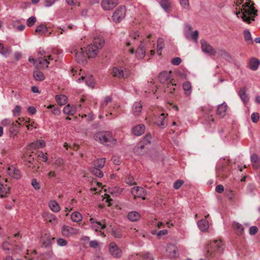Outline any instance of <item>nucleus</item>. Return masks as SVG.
Listing matches in <instances>:
<instances>
[{
  "instance_id": "e2e57ef3",
  "label": "nucleus",
  "mask_w": 260,
  "mask_h": 260,
  "mask_svg": "<svg viewBox=\"0 0 260 260\" xmlns=\"http://www.w3.org/2000/svg\"><path fill=\"white\" fill-rule=\"evenodd\" d=\"M244 38L247 42L250 43L252 42V38L251 34L248 30H245L244 32Z\"/></svg>"
},
{
  "instance_id": "69168bd1",
  "label": "nucleus",
  "mask_w": 260,
  "mask_h": 260,
  "mask_svg": "<svg viewBox=\"0 0 260 260\" xmlns=\"http://www.w3.org/2000/svg\"><path fill=\"white\" fill-rule=\"evenodd\" d=\"M181 5L185 9L189 10L190 8L188 0H180Z\"/></svg>"
},
{
  "instance_id": "c756f323",
  "label": "nucleus",
  "mask_w": 260,
  "mask_h": 260,
  "mask_svg": "<svg viewBox=\"0 0 260 260\" xmlns=\"http://www.w3.org/2000/svg\"><path fill=\"white\" fill-rule=\"evenodd\" d=\"M209 216V215L207 214V215H205V217L207 218ZM198 225L200 229L203 232L207 231L209 228V223L206 219L200 220L198 223Z\"/></svg>"
},
{
  "instance_id": "c03bdc74",
  "label": "nucleus",
  "mask_w": 260,
  "mask_h": 260,
  "mask_svg": "<svg viewBox=\"0 0 260 260\" xmlns=\"http://www.w3.org/2000/svg\"><path fill=\"white\" fill-rule=\"evenodd\" d=\"M55 99L57 103L60 105L66 104L68 99L66 95L62 94L56 95Z\"/></svg>"
},
{
  "instance_id": "338daca9",
  "label": "nucleus",
  "mask_w": 260,
  "mask_h": 260,
  "mask_svg": "<svg viewBox=\"0 0 260 260\" xmlns=\"http://www.w3.org/2000/svg\"><path fill=\"white\" fill-rule=\"evenodd\" d=\"M251 120L253 122L256 123L258 122V121L259 119V114L257 112L253 113L251 114Z\"/></svg>"
},
{
  "instance_id": "412c9836",
  "label": "nucleus",
  "mask_w": 260,
  "mask_h": 260,
  "mask_svg": "<svg viewBox=\"0 0 260 260\" xmlns=\"http://www.w3.org/2000/svg\"><path fill=\"white\" fill-rule=\"evenodd\" d=\"M131 192L135 198H142L143 200L145 199V198L144 197L145 196V190L143 187H134L132 188Z\"/></svg>"
},
{
  "instance_id": "cd10ccee",
  "label": "nucleus",
  "mask_w": 260,
  "mask_h": 260,
  "mask_svg": "<svg viewBox=\"0 0 260 260\" xmlns=\"http://www.w3.org/2000/svg\"><path fill=\"white\" fill-rule=\"evenodd\" d=\"M167 252H168V256L171 258H174L176 257L177 248L173 244H169L167 247Z\"/></svg>"
},
{
  "instance_id": "b1692460",
  "label": "nucleus",
  "mask_w": 260,
  "mask_h": 260,
  "mask_svg": "<svg viewBox=\"0 0 260 260\" xmlns=\"http://www.w3.org/2000/svg\"><path fill=\"white\" fill-rule=\"evenodd\" d=\"M2 248L4 250H11L16 253L21 249L20 247L16 245H13L10 244L8 241L3 242L2 244Z\"/></svg>"
},
{
  "instance_id": "9b49d317",
  "label": "nucleus",
  "mask_w": 260,
  "mask_h": 260,
  "mask_svg": "<svg viewBox=\"0 0 260 260\" xmlns=\"http://www.w3.org/2000/svg\"><path fill=\"white\" fill-rule=\"evenodd\" d=\"M125 7L120 6L114 11L112 16V19L114 22L119 23L125 17Z\"/></svg>"
},
{
  "instance_id": "37998d69",
  "label": "nucleus",
  "mask_w": 260,
  "mask_h": 260,
  "mask_svg": "<svg viewBox=\"0 0 260 260\" xmlns=\"http://www.w3.org/2000/svg\"><path fill=\"white\" fill-rule=\"evenodd\" d=\"M11 53V49L9 47L4 46L2 43H0V53L5 57H7Z\"/></svg>"
},
{
  "instance_id": "6e6d98bb",
  "label": "nucleus",
  "mask_w": 260,
  "mask_h": 260,
  "mask_svg": "<svg viewBox=\"0 0 260 260\" xmlns=\"http://www.w3.org/2000/svg\"><path fill=\"white\" fill-rule=\"evenodd\" d=\"M198 31L197 30H195L190 34H186V37L187 39H191L194 40L196 42H197L198 38Z\"/></svg>"
},
{
  "instance_id": "13d9d810",
  "label": "nucleus",
  "mask_w": 260,
  "mask_h": 260,
  "mask_svg": "<svg viewBox=\"0 0 260 260\" xmlns=\"http://www.w3.org/2000/svg\"><path fill=\"white\" fill-rule=\"evenodd\" d=\"M38 157L40 160L44 162H46L48 159L47 154L46 153H43V152H38Z\"/></svg>"
},
{
  "instance_id": "c85d7f7f",
  "label": "nucleus",
  "mask_w": 260,
  "mask_h": 260,
  "mask_svg": "<svg viewBox=\"0 0 260 260\" xmlns=\"http://www.w3.org/2000/svg\"><path fill=\"white\" fill-rule=\"evenodd\" d=\"M83 80H85L86 84L91 88H93L94 86V81L92 76L84 77L81 76L80 78L78 79L77 81L79 83H81Z\"/></svg>"
},
{
  "instance_id": "72a5a7b5",
  "label": "nucleus",
  "mask_w": 260,
  "mask_h": 260,
  "mask_svg": "<svg viewBox=\"0 0 260 260\" xmlns=\"http://www.w3.org/2000/svg\"><path fill=\"white\" fill-rule=\"evenodd\" d=\"M49 207L51 210L54 212H58L60 210L59 204L55 201H50L49 202Z\"/></svg>"
},
{
  "instance_id": "79ce46f5",
  "label": "nucleus",
  "mask_w": 260,
  "mask_h": 260,
  "mask_svg": "<svg viewBox=\"0 0 260 260\" xmlns=\"http://www.w3.org/2000/svg\"><path fill=\"white\" fill-rule=\"evenodd\" d=\"M183 88L185 91V94L187 96H189L190 95L191 93V85L190 82L188 81L185 82L183 84Z\"/></svg>"
},
{
  "instance_id": "0eeeda50",
  "label": "nucleus",
  "mask_w": 260,
  "mask_h": 260,
  "mask_svg": "<svg viewBox=\"0 0 260 260\" xmlns=\"http://www.w3.org/2000/svg\"><path fill=\"white\" fill-rule=\"evenodd\" d=\"M69 51L77 62L81 63L86 61L87 57L84 48H83L79 45H74L69 48Z\"/></svg>"
},
{
  "instance_id": "473e14b6",
  "label": "nucleus",
  "mask_w": 260,
  "mask_h": 260,
  "mask_svg": "<svg viewBox=\"0 0 260 260\" xmlns=\"http://www.w3.org/2000/svg\"><path fill=\"white\" fill-rule=\"evenodd\" d=\"M227 109L228 106L225 103L219 105L217 107V114L221 117H223L226 114Z\"/></svg>"
},
{
  "instance_id": "f704fd0d",
  "label": "nucleus",
  "mask_w": 260,
  "mask_h": 260,
  "mask_svg": "<svg viewBox=\"0 0 260 260\" xmlns=\"http://www.w3.org/2000/svg\"><path fill=\"white\" fill-rule=\"evenodd\" d=\"M127 218L132 221H136L140 219V214L138 212L132 211L128 213Z\"/></svg>"
},
{
  "instance_id": "8fccbe9b",
  "label": "nucleus",
  "mask_w": 260,
  "mask_h": 260,
  "mask_svg": "<svg viewBox=\"0 0 260 260\" xmlns=\"http://www.w3.org/2000/svg\"><path fill=\"white\" fill-rule=\"evenodd\" d=\"M105 164V158H100L96 159L94 162V166L95 168H98L99 169L102 168Z\"/></svg>"
},
{
  "instance_id": "de8ad7c7",
  "label": "nucleus",
  "mask_w": 260,
  "mask_h": 260,
  "mask_svg": "<svg viewBox=\"0 0 260 260\" xmlns=\"http://www.w3.org/2000/svg\"><path fill=\"white\" fill-rule=\"evenodd\" d=\"M34 77L36 80L38 81H42L45 79V76L43 73L38 70L34 71Z\"/></svg>"
},
{
  "instance_id": "7c9ffc66",
  "label": "nucleus",
  "mask_w": 260,
  "mask_h": 260,
  "mask_svg": "<svg viewBox=\"0 0 260 260\" xmlns=\"http://www.w3.org/2000/svg\"><path fill=\"white\" fill-rule=\"evenodd\" d=\"M105 44V41L104 39L101 37H97L94 38L93 40L92 44L95 47L99 50L101 49Z\"/></svg>"
},
{
  "instance_id": "ddd939ff",
  "label": "nucleus",
  "mask_w": 260,
  "mask_h": 260,
  "mask_svg": "<svg viewBox=\"0 0 260 260\" xmlns=\"http://www.w3.org/2000/svg\"><path fill=\"white\" fill-rule=\"evenodd\" d=\"M171 71L164 72L159 74L158 79L159 82L164 84H169L173 86L175 84V80L171 78Z\"/></svg>"
},
{
  "instance_id": "4d7b16f0",
  "label": "nucleus",
  "mask_w": 260,
  "mask_h": 260,
  "mask_svg": "<svg viewBox=\"0 0 260 260\" xmlns=\"http://www.w3.org/2000/svg\"><path fill=\"white\" fill-rule=\"evenodd\" d=\"M125 182L129 185H133L137 184L134 180V177L131 175H128L126 176Z\"/></svg>"
},
{
  "instance_id": "4468645a",
  "label": "nucleus",
  "mask_w": 260,
  "mask_h": 260,
  "mask_svg": "<svg viewBox=\"0 0 260 260\" xmlns=\"http://www.w3.org/2000/svg\"><path fill=\"white\" fill-rule=\"evenodd\" d=\"M151 140V136L150 134H147L144 138L143 140V144H140L136 146L134 149V152L137 154H142L144 152L145 145L150 144Z\"/></svg>"
},
{
  "instance_id": "f03ea898",
  "label": "nucleus",
  "mask_w": 260,
  "mask_h": 260,
  "mask_svg": "<svg viewBox=\"0 0 260 260\" xmlns=\"http://www.w3.org/2000/svg\"><path fill=\"white\" fill-rule=\"evenodd\" d=\"M254 4L250 1L246 0L243 4L242 8L236 12L238 17H241L243 21L250 23L254 20V17L257 15V10L253 6Z\"/></svg>"
},
{
  "instance_id": "e433bc0d",
  "label": "nucleus",
  "mask_w": 260,
  "mask_h": 260,
  "mask_svg": "<svg viewBox=\"0 0 260 260\" xmlns=\"http://www.w3.org/2000/svg\"><path fill=\"white\" fill-rule=\"evenodd\" d=\"M123 110L120 107V106L118 105H115L113 108V110L109 113V115H113V117H117L118 115L122 113Z\"/></svg>"
},
{
  "instance_id": "f8f14e48",
  "label": "nucleus",
  "mask_w": 260,
  "mask_h": 260,
  "mask_svg": "<svg viewBox=\"0 0 260 260\" xmlns=\"http://www.w3.org/2000/svg\"><path fill=\"white\" fill-rule=\"evenodd\" d=\"M61 232L63 236L69 238L79 234L80 230L69 225H63L61 228Z\"/></svg>"
},
{
  "instance_id": "1a4fd4ad",
  "label": "nucleus",
  "mask_w": 260,
  "mask_h": 260,
  "mask_svg": "<svg viewBox=\"0 0 260 260\" xmlns=\"http://www.w3.org/2000/svg\"><path fill=\"white\" fill-rule=\"evenodd\" d=\"M6 171L10 177L14 179L19 180L22 177L21 172L16 164H8L6 168Z\"/></svg>"
},
{
  "instance_id": "20e7f679",
  "label": "nucleus",
  "mask_w": 260,
  "mask_h": 260,
  "mask_svg": "<svg viewBox=\"0 0 260 260\" xmlns=\"http://www.w3.org/2000/svg\"><path fill=\"white\" fill-rule=\"evenodd\" d=\"M153 117L151 119L149 117L146 118V120L150 124L151 123H153L156 125L161 127L165 128L168 124V114L165 112V111L161 109L158 108V110L153 112Z\"/></svg>"
},
{
  "instance_id": "0e129e2a",
  "label": "nucleus",
  "mask_w": 260,
  "mask_h": 260,
  "mask_svg": "<svg viewBox=\"0 0 260 260\" xmlns=\"http://www.w3.org/2000/svg\"><path fill=\"white\" fill-rule=\"evenodd\" d=\"M47 109H52V113L55 115H59L60 114V110L58 108L55 107L53 105H50L47 107Z\"/></svg>"
},
{
  "instance_id": "2eb2a0df",
  "label": "nucleus",
  "mask_w": 260,
  "mask_h": 260,
  "mask_svg": "<svg viewBox=\"0 0 260 260\" xmlns=\"http://www.w3.org/2000/svg\"><path fill=\"white\" fill-rule=\"evenodd\" d=\"M53 59L54 58L51 55H45L43 57H40L36 61V66L38 68H47L50 63V61Z\"/></svg>"
},
{
  "instance_id": "a18cd8bd",
  "label": "nucleus",
  "mask_w": 260,
  "mask_h": 260,
  "mask_svg": "<svg viewBox=\"0 0 260 260\" xmlns=\"http://www.w3.org/2000/svg\"><path fill=\"white\" fill-rule=\"evenodd\" d=\"M160 5L166 11L169 12L170 11L171 3L170 0H161Z\"/></svg>"
},
{
  "instance_id": "a19ab883",
  "label": "nucleus",
  "mask_w": 260,
  "mask_h": 260,
  "mask_svg": "<svg viewBox=\"0 0 260 260\" xmlns=\"http://www.w3.org/2000/svg\"><path fill=\"white\" fill-rule=\"evenodd\" d=\"M48 31L47 27L45 25H40L37 26L36 28L35 32L36 34L39 35H42L43 34H45L46 32H47Z\"/></svg>"
},
{
  "instance_id": "5fc2aeb1",
  "label": "nucleus",
  "mask_w": 260,
  "mask_h": 260,
  "mask_svg": "<svg viewBox=\"0 0 260 260\" xmlns=\"http://www.w3.org/2000/svg\"><path fill=\"white\" fill-rule=\"evenodd\" d=\"M176 86H177V84L176 83L175 81V84L173 86H171L170 85H169V84H166L165 91L166 92L173 93H174V91L175 90V87Z\"/></svg>"
},
{
  "instance_id": "bb28decb",
  "label": "nucleus",
  "mask_w": 260,
  "mask_h": 260,
  "mask_svg": "<svg viewBox=\"0 0 260 260\" xmlns=\"http://www.w3.org/2000/svg\"><path fill=\"white\" fill-rule=\"evenodd\" d=\"M104 188V187L102 186V183L98 182L95 180H93L92 181L91 183V191L94 192V194L98 193L101 191V190Z\"/></svg>"
},
{
  "instance_id": "5701e85b",
  "label": "nucleus",
  "mask_w": 260,
  "mask_h": 260,
  "mask_svg": "<svg viewBox=\"0 0 260 260\" xmlns=\"http://www.w3.org/2000/svg\"><path fill=\"white\" fill-rule=\"evenodd\" d=\"M201 43L203 51L212 55H214L215 54V50L210 45L208 44L206 41L205 40H201Z\"/></svg>"
},
{
  "instance_id": "393cba45",
  "label": "nucleus",
  "mask_w": 260,
  "mask_h": 260,
  "mask_svg": "<svg viewBox=\"0 0 260 260\" xmlns=\"http://www.w3.org/2000/svg\"><path fill=\"white\" fill-rule=\"evenodd\" d=\"M89 222L92 229H94L95 231H98L99 230L104 229L106 227V224L105 223H101L98 221L93 218H90Z\"/></svg>"
},
{
  "instance_id": "bf43d9fd",
  "label": "nucleus",
  "mask_w": 260,
  "mask_h": 260,
  "mask_svg": "<svg viewBox=\"0 0 260 260\" xmlns=\"http://www.w3.org/2000/svg\"><path fill=\"white\" fill-rule=\"evenodd\" d=\"M91 173L98 177H102L103 176L102 172L100 170L99 168H94L92 169Z\"/></svg>"
},
{
  "instance_id": "a878e982",
  "label": "nucleus",
  "mask_w": 260,
  "mask_h": 260,
  "mask_svg": "<svg viewBox=\"0 0 260 260\" xmlns=\"http://www.w3.org/2000/svg\"><path fill=\"white\" fill-rule=\"evenodd\" d=\"M18 128L19 123L18 121H16L15 122H13L9 129L10 137L14 138L15 136H16L19 132Z\"/></svg>"
},
{
  "instance_id": "423d86ee",
  "label": "nucleus",
  "mask_w": 260,
  "mask_h": 260,
  "mask_svg": "<svg viewBox=\"0 0 260 260\" xmlns=\"http://www.w3.org/2000/svg\"><path fill=\"white\" fill-rule=\"evenodd\" d=\"M93 138L96 141L107 145L114 144L116 142L110 132H99L94 135Z\"/></svg>"
},
{
  "instance_id": "052dcab7",
  "label": "nucleus",
  "mask_w": 260,
  "mask_h": 260,
  "mask_svg": "<svg viewBox=\"0 0 260 260\" xmlns=\"http://www.w3.org/2000/svg\"><path fill=\"white\" fill-rule=\"evenodd\" d=\"M31 184L33 188L36 190H39L41 188L40 183L36 179H32L31 180Z\"/></svg>"
},
{
  "instance_id": "aec40b11",
  "label": "nucleus",
  "mask_w": 260,
  "mask_h": 260,
  "mask_svg": "<svg viewBox=\"0 0 260 260\" xmlns=\"http://www.w3.org/2000/svg\"><path fill=\"white\" fill-rule=\"evenodd\" d=\"M4 182L6 183L7 179H4L0 176V197L2 198L5 197L10 190L9 187L5 184Z\"/></svg>"
},
{
  "instance_id": "603ef678",
  "label": "nucleus",
  "mask_w": 260,
  "mask_h": 260,
  "mask_svg": "<svg viewBox=\"0 0 260 260\" xmlns=\"http://www.w3.org/2000/svg\"><path fill=\"white\" fill-rule=\"evenodd\" d=\"M37 254L36 251L35 250H27L26 252V255H25L24 257L27 260H32L34 256Z\"/></svg>"
},
{
  "instance_id": "ea45409f",
  "label": "nucleus",
  "mask_w": 260,
  "mask_h": 260,
  "mask_svg": "<svg viewBox=\"0 0 260 260\" xmlns=\"http://www.w3.org/2000/svg\"><path fill=\"white\" fill-rule=\"evenodd\" d=\"M245 88H243L239 90V95L240 96L242 101L245 103H247L249 101V98L246 93Z\"/></svg>"
},
{
  "instance_id": "3c124183",
  "label": "nucleus",
  "mask_w": 260,
  "mask_h": 260,
  "mask_svg": "<svg viewBox=\"0 0 260 260\" xmlns=\"http://www.w3.org/2000/svg\"><path fill=\"white\" fill-rule=\"evenodd\" d=\"M164 47V41L162 39L159 38L157 40V53L160 55L161 54V50Z\"/></svg>"
},
{
  "instance_id": "9d476101",
  "label": "nucleus",
  "mask_w": 260,
  "mask_h": 260,
  "mask_svg": "<svg viewBox=\"0 0 260 260\" xmlns=\"http://www.w3.org/2000/svg\"><path fill=\"white\" fill-rule=\"evenodd\" d=\"M112 76L118 78H126L128 77L131 72L129 70L122 67H114L111 72Z\"/></svg>"
},
{
  "instance_id": "2f4dec72",
  "label": "nucleus",
  "mask_w": 260,
  "mask_h": 260,
  "mask_svg": "<svg viewBox=\"0 0 260 260\" xmlns=\"http://www.w3.org/2000/svg\"><path fill=\"white\" fill-rule=\"evenodd\" d=\"M145 130V127L144 124H141L135 126L133 129V134L137 136L142 135Z\"/></svg>"
},
{
  "instance_id": "6ab92c4d",
  "label": "nucleus",
  "mask_w": 260,
  "mask_h": 260,
  "mask_svg": "<svg viewBox=\"0 0 260 260\" xmlns=\"http://www.w3.org/2000/svg\"><path fill=\"white\" fill-rule=\"evenodd\" d=\"M84 49L87 54V58L95 57L99 51V50L92 44L88 45L86 48H84Z\"/></svg>"
},
{
  "instance_id": "49530a36",
  "label": "nucleus",
  "mask_w": 260,
  "mask_h": 260,
  "mask_svg": "<svg viewBox=\"0 0 260 260\" xmlns=\"http://www.w3.org/2000/svg\"><path fill=\"white\" fill-rule=\"evenodd\" d=\"M232 226L237 234L241 235L242 234L244 230V228L242 225L237 222H234Z\"/></svg>"
},
{
  "instance_id": "a211bd4d",
  "label": "nucleus",
  "mask_w": 260,
  "mask_h": 260,
  "mask_svg": "<svg viewBox=\"0 0 260 260\" xmlns=\"http://www.w3.org/2000/svg\"><path fill=\"white\" fill-rule=\"evenodd\" d=\"M118 4V0H103L101 6L105 10H110L115 8Z\"/></svg>"
},
{
  "instance_id": "58836bf2",
  "label": "nucleus",
  "mask_w": 260,
  "mask_h": 260,
  "mask_svg": "<svg viewBox=\"0 0 260 260\" xmlns=\"http://www.w3.org/2000/svg\"><path fill=\"white\" fill-rule=\"evenodd\" d=\"M259 64V61L256 58L251 59L249 62V68L253 71L257 69Z\"/></svg>"
},
{
  "instance_id": "dca6fc26",
  "label": "nucleus",
  "mask_w": 260,
  "mask_h": 260,
  "mask_svg": "<svg viewBox=\"0 0 260 260\" xmlns=\"http://www.w3.org/2000/svg\"><path fill=\"white\" fill-rule=\"evenodd\" d=\"M42 217L44 221L55 225L58 223V219L56 216L49 212H45L42 214Z\"/></svg>"
},
{
  "instance_id": "680f3d73",
  "label": "nucleus",
  "mask_w": 260,
  "mask_h": 260,
  "mask_svg": "<svg viewBox=\"0 0 260 260\" xmlns=\"http://www.w3.org/2000/svg\"><path fill=\"white\" fill-rule=\"evenodd\" d=\"M129 36L131 39L134 41L140 36V33L138 31H131L129 32Z\"/></svg>"
},
{
  "instance_id": "09e8293b",
  "label": "nucleus",
  "mask_w": 260,
  "mask_h": 260,
  "mask_svg": "<svg viewBox=\"0 0 260 260\" xmlns=\"http://www.w3.org/2000/svg\"><path fill=\"white\" fill-rule=\"evenodd\" d=\"M55 239V238H51L49 235L46 234L44 237L42 238L43 244L45 246L49 245L51 241Z\"/></svg>"
},
{
  "instance_id": "7ed1b4c3",
  "label": "nucleus",
  "mask_w": 260,
  "mask_h": 260,
  "mask_svg": "<svg viewBox=\"0 0 260 260\" xmlns=\"http://www.w3.org/2000/svg\"><path fill=\"white\" fill-rule=\"evenodd\" d=\"M80 103L78 107L71 106L70 105H67L63 108L64 113L73 115L77 110L83 108L85 109L84 112H87L88 109H89V106H91L92 103L94 104V102L92 101L90 97L83 95L80 100Z\"/></svg>"
},
{
  "instance_id": "864d4df0",
  "label": "nucleus",
  "mask_w": 260,
  "mask_h": 260,
  "mask_svg": "<svg viewBox=\"0 0 260 260\" xmlns=\"http://www.w3.org/2000/svg\"><path fill=\"white\" fill-rule=\"evenodd\" d=\"M30 119L28 117H20L18 119L17 121L19 123V125H23L26 126L28 123L30 122Z\"/></svg>"
},
{
  "instance_id": "4be33fe9",
  "label": "nucleus",
  "mask_w": 260,
  "mask_h": 260,
  "mask_svg": "<svg viewBox=\"0 0 260 260\" xmlns=\"http://www.w3.org/2000/svg\"><path fill=\"white\" fill-rule=\"evenodd\" d=\"M45 145L46 143L43 140H39L29 144L27 146V149L32 151L33 150L43 148Z\"/></svg>"
},
{
  "instance_id": "774afa93",
  "label": "nucleus",
  "mask_w": 260,
  "mask_h": 260,
  "mask_svg": "<svg viewBox=\"0 0 260 260\" xmlns=\"http://www.w3.org/2000/svg\"><path fill=\"white\" fill-rule=\"evenodd\" d=\"M36 22V18L35 17H31L29 18L27 20V25L30 27L35 24Z\"/></svg>"
},
{
  "instance_id": "39448f33",
  "label": "nucleus",
  "mask_w": 260,
  "mask_h": 260,
  "mask_svg": "<svg viewBox=\"0 0 260 260\" xmlns=\"http://www.w3.org/2000/svg\"><path fill=\"white\" fill-rule=\"evenodd\" d=\"M223 250L224 246L222 241L214 240L208 246L206 256L215 257L220 254Z\"/></svg>"
},
{
  "instance_id": "6e6552de",
  "label": "nucleus",
  "mask_w": 260,
  "mask_h": 260,
  "mask_svg": "<svg viewBox=\"0 0 260 260\" xmlns=\"http://www.w3.org/2000/svg\"><path fill=\"white\" fill-rule=\"evenodd\" d=\"M36 154L31 151V154L26 153L23 157L25 160V165L31 169L33 172H37L39 168V164L38 160L35 159Z\"/></svg>"
},
{
  "instance_id": "f3484780",
  "label": "nucleus",
  "mask_w": 260,
  "mask_h": 260,
  "mask_svg": "<svg viewBox=\"0 0 260 260\" xmlns=\"http://www.w3.org/2000/svg\"><path fill=\"white\" fill-rule=\"evenodd\" d=\"M109 250L110 253L114 257L119 258L122 255L121 250L114 242H111L109 246Z\"/></svg>"
},
{
  "instance_id": "4c0bfd02",
  "label": "nucleus",
  "mask_w": 260,
  "mask_h": 260,
  "mask_svg": "<svg viewBox=\"0 0 260 260\" xmlns=\"http://www.w3.org/2000/svg\"><path fill=\"white\" fill-rule=\"evenodd\" d=\"M71 220L75 222H79L82 219V216L80 213L77 211L74 212L71 216Z\"/></svg>"
},
{
  "instance_id": "f257e3e1",
  "label": "nucleus",
  "mask_w": 260,
  "mask_h": 260,
  "mask_svg": "<svg viewBox=\"0 0 260 260\" xmlns=\"http://www.w3.org/2000/svg\"><path fill=\"white\" fill-rule=\"evenodd\" d=\"M151 35H149L145 39L141 41L135 51L133 45V42L131 40H126L123 46L124 50L132 54L135 53V56L138 59H142L145 56L146 49L151 48L154 46L153 41H151Z\"/></svg>"
},
{
  "instance_id": "c9c22d12",
  "label": "nucleus",
  "mask_w": 260,
  "mask_h": 260,
  "mask_svg": "<svg viewBox=\"0 0 260 260\" xmlns=\"http://www.w3.org/2000/svg\"><path fill=\"white\" fill-rule=\"evenodd\" d=\"M142 105L140 102L135 103L133 107V113L135 115H139L142 111Z\"/></svg>"
}]
</instances>
